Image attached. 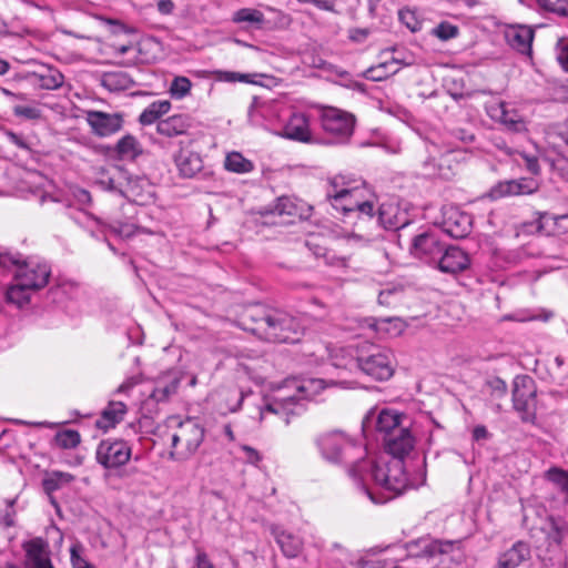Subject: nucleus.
Listing matches in <instances>:
<instances>
[{
    "instance_id": "nucleus-1",
    "label": "nucleus",
    "mask_w": 568,
    "mask_h": 568,
    "mask_svg": "<svg viewBox=\"0 0 568 568\" xmlns=\"http://www.w3.org/2000/svg\"><path fill=\"white\" fill-rule=\"evenodd\" d=\"M0 268L13 273V283L6 291V302L17 308L27 306L31 294L44 287L51 274L48 264L21 261L9 253H0Z\"/></svg>"
},
{
    "instance_id": "nucleus-2",
    "label": "nucleus",
    "mask_w": 568,
    "mask_h": 568,
    "mask_svg": "<svg viewBox=\"0 0 568 568\" xmlns=\"http://www.w3.org/2000/svg\"><path fill=\"white\" fill-rule=\"evenodd\" d=\"M244 331L260 339L274 343H295L303 334L300 321L283 311H265L261 307L247 308L240 320Z\"/></svg>"
},
{
    "instance_id": "nucleus-3",
    "label": "nucleus",
    "mask_w": 568,
    "mask_h": 568,
    "mask_svg": "<svg viewBox=\"0 0 568 568\" xmlns=\"http://www.w3.org/2000/svg\"><path fill=\"white\" fill-rule=\"evenodd\" d=\"M336 385V382H329L322 378L287 379L280 387L272 400L261 409V418L267 413L283 417L285 424L290 423V415L298 414L302 410L300 402L302 399H314L325 388Z\"/></svg>"
},
{
    "instance_id": "nucleus-4",
    "label": "nucleus",
    "mask_w": 568,
    "mask_h": 568,
    "mask_svg": "<svg viewBox=\"0 0 568 568\" xmlns=\"http://www.w3.org/2000/svg\"><path fill=\"white\" fill-rule=\"evenodd\" d=\"M165 425L171 438L170 458L175 462H185L193 457L205 436V429L201 423L193 417L170 416Z\"/></svg>"
},
{
    "instance_id": "nucleus-5",
    "label": "nucleus",
    "mask_w": 568,
    "mask_h": 568,
    "mask_svg": "<svg viewBox=\"0 0 568 568\" xmlns=\"http://www.w3.org/2000/svg\"><path fill=\"white\" fill-rule=\"evenodd\" d=\"M371 477L383 490L381 497H376L372 490L363 487V491L374 504H384L405 491L408 487V477L404 469V462L399 459H392L386 464H372Z\"/></svg>"
},
{
    "instance_id": "nucleus-6",
    "label": "nucleus",
    "mask_w": 568,
    "mask_h": 568,
    "mask_svg": "<svg viewBox=\"0 0 568 568\" xmlns=\"http://www.w3.org/2000/svg\"><path fill=\"white\" fill-rule=\"evenodd\" d=\"M348 364L358 367L373 379L381 382L389 379L395 372L394 353L379 346H371L366 353L359 354L355 362L352 358L346 364L337 361L333 362L336 367H346Z\"/></svg>"
},
{
    "instance_id": "nucleus-7",
    "label": "nucleus",
    "mask_w": 568,
    "mask_h": 568,
    "mask_svg": "<svg viewBox=\"0 0 568 568\" xmlns=\"http://www.w3.org/2000/svg\"><path fill=\"white\" fill-rule=\"evenodd\" d=\"M547 149L541 154L550 168L568 181V128L552 125L546 131Z\"/></svg>"
},
{
    "instance_id": "nucleus-8",
    "label": "nucleus",
    "mask_w": 568,
    "mask_h": 568,
    "mask_svg": "<svg viewBox=\"0 0 568 568\" xmlns=\"http://www.w3.org/2000/svg\"><path fill=\"white\" fill-rule=\"evenodd\" d=\"M362 191L354 189H337L336 180L332 183V190L327 192V197L334 210L344 215L358 213L372 219L374 215V205L369 201H363Z\"/></svg>"
},
{
    "instance_id": "nucleus-9",
    "label": "nucleus",
    "mask_w": 568,
    "mask_h": 568,
    "mask_svg": "<svg viewBox=\"0 0 568 568\" xmlns=\"http://www.w3.org/2000/svg\"><path fill=\"white\" fill-rule=\"evenodd\" d=\"M321 124L331 143H345L353 135L355 118L346 111L329 106L322 111Z\"/></svg>"
},
{
    "instance_id": "nucleus-10",
    "label": "nucleus",
    "mask_w": 568,
    "mask_h": 568,
    "mask_svg": "<svg viewBox=\"0 0 568 568\" xmlns=\"http://www.w3.org/2000/svg\"><path fill=\"white\" fill-rule=\"evenodd\" d=\"M316 444L322 457L333 464L348 463L351 453L357 449L352 439L338 430L322 434Z\"/></svg>"
},
{
    "instance_id": "nucleus-11",
    "label": "nucleus",
    "mask_w": 568,
    "mask_h": 568,
    "mask_svg": "<svg viewBox=\"0 0 568 568\" xmlns=\"http://www.w3.org/2000/svg\"><path fill=\"white\" fill-rule=\"evenodd\" d=\"M513 406L525 423L536 418V387L531 377L517 375L513 382Z\"/></svg>"
},
{
    "instance_id": "nucleus-12",
    "label": "nucleus",
    "mask_w": 568,
    "mask_h": 568,
    "mask_svg": "<svg viewBox=\"0 0 568 568\" xmlns=\"http://www.w3.org/2000/svg\"><path fill=\"white\" fill-rule=\"evenodd\" d=\"M131 455V447L124 440H102L97 448L98 463L108 469L125 465Z\"/></svg>"
},
{
    "instance_id": "nucleus-13",
    "label": "nucleus",
    "mask_w": 568,
    "mask_h": 568,
    "mask_svg": "<svg viewBox=\"0 0 568 568\" xmlns=\"http://www.w3.org/2000/svg\"><path fill=\"white\" fill-rule=\"evenodd\" d=\"M85 121L92 133L100 138H106L119 132L123 126V115L119 112L108 113L89 110L85 112Z\"/></svg>"
},
{
    "instance_id": "nucleus-14",
    "label": "nucleus",
    "mask_w": 568,
    "mask_h": 568,
    "mask_svg": "<svg viewBox=\"0 0 568 568\" xmlns=\"http://www.w3.org/2000/svg\"><path fill=\"white\" fill-rule=\"evenodd\" d=\"M539 189V183L531 178L501 181L495 184L488 193L491 200H499L505 196H517L532 194Z\"/></svg>"
},
{
    "instance_id": "nucleus-15",
    "label": "nucleus",
    "mask_w": 568,
    "mask_h": 568,
    "mask_svg": "<svg viewBox=\"0 0 568 568\" xmlns=\"http://www.w3.org/2000/svg\"><path fill=\"white\" fill-rule=\"evenodd\" d=\"M445 246L434 233H422L414 237L412 253L428 263H437Z\"/></svg>"
},
{
    "instance_id": "nucleus-16",
    "label": "nucleus",
    "mask_w": 568,
    "mask_h": 568,
    "mask_svg": "<svg viewBox=\"0 0 568 568\" xmlns=\"http://www.w3.org/2000/svg\"><path fill=\"white\" fill-rule=\"evenodd\" d=\"M436 265L440 272L455 275L470 266V257L460 247L448 246L444 248Z\"/></svg>"
},
{
    "instance_id": "nucleus-17",
    "label": "nucleus",
    "mask_w": 568,
    "mask_h": 568,
    "mask_svg": "<svg viewBox=\"0 0 568 568\" xmlns=\"http://www.w3.org/2000/svg\"><path fill=\"white\" fill-rule=\"evenodd\" d=\"M383 440L386 452L394 457L393 459L399 460L410 453L415 444L413 435L406 427L397 429L396 433L384 437Z\"/></svg>"
},
{
    "instance_id": "nucleus-18",
    "label": "nucleus",
    "mask_w": 568,
    "mask_h": 568,
    "mask_svg": "<svg viewBox=\"0 0 568 568\" xmlns=\"http://www.w3.org/2000/svg\"><path fill=\"white\" fill-rule=\"evenodd\" d=\"M173 161L179 174L185 179L194 178L203 169L201 155L182 144L180 145L179 152L173 155Z\"/></svg>"
},
{
    "instance_id": "nucleus-19",
    "label": "nucleus",
    "mask_w": 568,
    "mask_h": 568,
    "mask_svg": "<svg viewBox=\"0 0 568 568\" xmlns=\"http://www.w3.org/2000/svg\"><path fill=\"white\" fill-rule=\"evenodd\" d=\"M271 534L286 558H296L303 550V539L281 526H272Z\"/></svg>"
},
{
    "instance_id": "nucleus-20",
    "label": "nucleus",
    "mask_w": 568,
    "mask_h": 568,
    "mask_svg": "<svg viewBox=\"0 0 568 568\" xmlns=\"http://www.w3.org/2000/svg\"><path fill=\"white\" fill-rule=\"evenodd\" d=\"M363 327L372 329L379 337H396L405 331L406 324L399 317H367L363 321Z\"/></svg>"
},
{
    "instance_id": "nucleus-21",
    "label": "nucleus",
    "mask_w": 568,
    "mask_h": 568,
    "mask_svg": "<svg viewBox=\"0 0 568 568\" xmlns=\"http://www.w3.org/2000/svg\"><path fill=\"white\" fill-rule=\"evenodd\" d=\"M507 43L521 54L530 55L534 30L528 26H510L505 31Z\"/></svg>"
},
{
    "instance_id": "nucleus-22",
    "label": "nucleus",
    "mask_w": 568,
    "mask_h": 568,
    "mask_svg": "<svg viewBox=\"0 0 568 568\" xmlns=\"http://www.w3.org/2000/svg\"><path fill=\"white\" fill-rule=\"evenodd\" d=\"M282 136L298 142H312L310 121L304 113H294L284 125Z\"/></svg>"
},
{
    "instance_id": "nucleus-23",
    "label": "nucleus",
    "mask_w": 568,
    "mask_h": 568,
    "mask_svg": "<svg viewBox=\"0 0 568 568\" xmlns=\"http://www.w3.org/2000/svg\"><path fill=\"white\" fill-rule=\"evenodd\" d=\"M26 565L28 568H43L51 564L48 545L41 538H34L23 544Z\"/></svg>"
},
{
    "instance_id": "nucleus-24",
    "label": "nucleus",
    "mask_w": 568,
    "mask_h": 568,
    "mask_svg": "<svg viewBox=\"0 0 568 568\" xmlns=\"http://www.w3.org/2000/svg\"><path fill=\"white\" fill-rule=\"evenodd\" d=\"M529 558V545L524 541H517L499 555L496 568H517Z\"/></svg>"
},
{
    "instance_id": "nucleus-25",
    "label": "nucleus",
    "mask_w": 568,
    "mask_h": 568,
    "mask_svg": "<svg viewBox=\"0 0 568 568\" xmlns=\"http://www.w3.org/2000/svg\"><path fill=\"white\" fill-rule=\"evenodd\" d=\"M378 222L385 229H400L407 224V216L395 202L382 203L378 209Z\"/></svg>"
},
{
    "instance_id": "nucleus-26",
    "label": "nucleus",
    "mask_w": 568,
    "mask_h": 568,
    "mask_svg": "<svg viewBox=\"0 0 568 568\" xmlns=\"http://www.w3.org/2000/svg\"><path fill=\"white\" fill-rule=\"evenodd\" d=\"M192 122L186 114H174L156 123L159 134L166 138H174L185 134L191 128Z\"/></svg>"
},
{
    "instance_id": "nucleus-27",
    "label": "nucleus",
    "mask_w": 568,
    "mask_h": 568,
    "mask_svg": "<svg viewBox=\"0 0 568 568\" xmlns=\"http://www.w3.org/2000/svg\"><path fill=\"white\" fill-rule=\"evenodd\" d=\"M126 414V406L122 402L111 400L97 420V426L108 430L119 424Z\"/></svg>"
},
{
    "instance_id": "nucleus-28",
    "label": "nucleus",
    "mask_w": 568,
    "mask_h": 568,
    "mask_svg": "<svg viewBox=\"0 0 568 568\" xmlns=\"http://www.w3.org/2000/svg\"><path fill=\"white\" fill-rule=\"evenodd\" d=\"M493 118H496L501 124L514 132H521L526 130V124L523 118L515 111L507 108L505 103H499L493 110Z\"/></svg>"
},
{
    "instance_id": "nucleus-29",
    "label": "nucleus",
    "mask_w": 568,
    "mask_h": 568,
    "mask_svg": "<svg viewBox=\"0 0 568 568\" xmlns=\"http://www.w3.org/2000/svg\"><path fill=\"white\" fill-rule=\"evenodd\" d=\"M407 556L413 558L434 557L442 552L440 544L429 538L413 540L406 545Z\"/></svg>"
},
{
    "instance_id": "nucleus-30",
    "label": "nucleus",
    "mask_w": 568,
    "mask_h": 568,
    "mask_svg": "<svg viewBox=\"0 0 568 568\" xmlns=\"http://www.w3.org/2000/svg\"><path fill=\"white\" fill-rule=\"evenodd\" d=\"M30 78L36 87L43 90H57L64 82V75L54 68H47L42 72H33Z\"/></svg>"
},
{
    "instance_id": "nucleus-31",
    "label": "nucleus",
    "mask_w": 568,
    "mask_h": 568,
    "mask_svg": "<svg viewBox=\"0 0 568 568\" xmlns=\"http://www.w3.org/2000/svg\"><path fill=\"white\" fill-rule=\"evenodd\" d=\"M101 85L110 92L124 91L133 87L134 81L124 71H110L101 75Z\"/></svg>"
},
{
    "instance_id": "nucleus-32",
    "label": "nucleus",
    "mask_w": 568,
    "mask_h": 568,
    "mask_svg": "<svg viewBox=\"0 0 568 568\" xmlns=\"http://www.w3.org/2000/svg\"><path fill=\"white\" fill-rule=\"evenodd\" d=\"M400 61L397 59H390L378 63L377 65L371 67L364 72V77L372 81H383L388 77L396 74L400 70Z\"/></svg>"
},
{
    "instance_id": "nucleus-33",
    "label": "nucleus",
    "mask_w": 568,
    "mask_h": 568,
    "mask_svg": "<svg viewBox=\"0 0 568 568\" xmlns=\"http://www.w3.org/2000/svg\"><path fill=\"white\" fill-rule=\"evenodd\" d=\"M402 428L399 414L390 409L381 410L376 420V429L378 433L383 434V438L388 437L390 434Z\"/></svg>"
},
{
    "instance_id": "nucleus-34",
    "label": "nucleus",
    "mask_w": 568,
    "mask_h": 568,
    "mask_svg": "<svg viewBox=\"0 0 568 568\" xmlns=\"http://www.w3.org/2000/svg\"><path fill=\"white\" fill-rule=\"evenodd\" d=\"M115 151L121 160H135L142 154L143 149L135 136L128 134L118 141Z\"/></svg>"
},
{
    "instance_id": "nucleus-35",
    "label": "nucleus",
    "mask_w": 568,
    "mask_h": 568,
    "mask_svg": "<svg viewBox=\"0 0 568 568\" xmlns=\"http://www.w3.org/2000/svg\"><path fill=\"white\" fill-rule=\"evenodd\" d=\"M171 110V102L169 100H158L149 104L140 114L139 122L142 125H150L155 123L162 115Z\"/></svg>"
},
{
    "instance_id": "nucleus-36",
    "label": "nucleus",
    "mask_w": 568,
    "mask_h": 568,
    "mask_svg": "<svg viewBox=\"0 0 568 568\" xmlns=\"http://www.w3.org/2000/svg\"><path fill=\"white\" fill-rule=\"evenodd\" d=\"M224 168L230 172L245 174L254 170V164L251 160L244 158L242 153L233 151L226 154Z\"/></svg>"
},
{
    "instance_id": "nucleus-37",
    "label": "nucleus",
    "mask_w": 568,
    "mask_h": 568,
    "mask_svg": "<svg viewBox=\"0 0 568 568\" xmlns=\"http://www.w3.org/2000/svg\"><path fill=\"white\" fill-rule=\"evenodd\" d=\"M179 378L175 376H169L161 378L156 382L154 389L151 393V398L155 402H163L170 398L179 387Z\"/></svg>"
},
{
    "instance_id": "nucleus-38",
    "label": "nucleus",
    "mask_w": 568,
    "mask_h": 568,
    "mask_svg": "<svg viewBox=\"0 0 568 568\" xmlns=\"http://www.w3.org/2000/svg\"><path fill=\"white\" fill-rule=\"evenodd\" d=\"M446 232L456 239L465 237L471 227L470 217L466 214H459L455 220L453 216L445 222Z\"/></svg>"
},
{
    "instance_id": "nucleus-39",
    "label": "nucleus",
    "mask_w": 568,
    "mask_h": 568,
    "mask_svg": "<svg viewBox=\"0 0 568 568\" xmlns=\"http://www.w3.org/2000/svg\"><path fill=\"white\" fill-rule=\"evenodd\" d=\"M232 20L235 23H246L247 26L261 27L264 21V14L262 11L253 8H242L233 13Z\"/></svg>"
},
{
    "instance_id": "nucleus-40",
    "label": "nucleus",
    "mask_w": 568,
    "mask_h": 568,
    "mask_svg": "<svg viewBox=\"0 0 568 568\" xmlns=\"http://www.w3.org/2000/svg\"><path fill=\"white\" fill-rule=\"evenodd\" d=\"M568 534V526L562 520H557L555 518H549L548 520V531L547 539L549 546L560 547L564 538Z\"/></svg>"
},
{
    "instance_id": "nucleus-41",
    "label": "nucleus",
    "mask_w": 568,
    "mask_h": 568,
    "mask_svg": "<svg viewBox=\"0 0 568 568\" xmlns=\"http://www.w3.org/2000/svg\"><path fill=\"white\" fill-rule=\"evenodd\" d=\"M545 478L557 489L564 493L565 499L568 501V471L558 467H552L546 471Z\"/></svg>"
},
{
    "instance_id": "nucleus-42",
    "label": "nucleus",
    "mask_w": 568,
    "mask_h": 568,
    "mask_svg": "<svg viewBox=\"0 0 568 568\" xmlns=\"http://www.w3.org/2000/svg\"><path fill=\"white\" fill-rule=\"evenodd\" d=\"M550 223L556 226L554 232L565 233L568 231V215H560L555 217L544 213L539 219V230H545L547 234H550L552 231L546 230Z\"/></svg>"
},
{
    "instance_id": "nucleus-43",
    "label": "nucleus",
    "mask_w": 568,
    "mask_h": 568,
    "mask_svg": "<svg viewBox=\"0 0 568 568\" xmlns=\"http://www.w3.org/2000/svg\"><path fill=\"white\" fill-rule=\"evenodd\" d=\"M73 480V476L69 473L53 471L49 477L43 479V488L47 493L58 490L63 484Z\"/></svg>"
},
{
    "instance_id": "nucleus-44",
    "label": "nucleus",
    "mask_w": 568,
    "mask_h": 568,
    "mask_svg": "<svg viewBox=\"0 0 568 568\" xmlns=\"http://www.w3.org/2000/svg\"><path fill=\"white\" fill-rule=\"evenodd\" d=\"M192 88V82L186 77H175L169 88L172 98L181 100L185 98Z\"/></svg>"
},
{
    "instance_id": "nucleus-45",
    "label": "nucleus",
    "mask_w": 568,
    "mask_h": 568,
    "mask_svg": "<svg viewBox=\"0 0 568 568\" xmlns=\"http://www.w3.org/2000/svg\"><path fill=\"white\" fill-rule=\"evenodd\" d=\"M55 443L59 447L69 449L80 444V434L77 430L67 429L55 435Z\"/></svg>"
},
{
    "instance_id": "nucleus-46",
    "label": "nucleus",
    "mask_w": 568,
    "mask_h": 568,
    "mask_svg": "<svg viewBox=\"0 0 568 568\" xmlns=\"http://www.w3.org/2000/svg\"><path fill=\"white\" fill-rule=\"evenodd\" d=\"M458 27L448 21L440 22L432 30V34L442 41L454 39L458 36Z\"/></svg>"
},
{
    "instance_id": "nucleus-47",
    "label": "nucleus",
    "mask_w": 568,
    "mask_h": 568,
    "mask_svg": "<svg viewBox=\"0 0 568 568\" xmlns=\"http://www.w3.org/2000/svg\"><path fill=\"white\" fill-rule=\"evenodd\" d=\"M491 400H500L507 395V384L499 377H494L487 382Z\"/></svg>"
},
{
    "instance_id": "nucleus-48",
    "label": "nucleus",
    "mask_w": 568,
    "mask_h": 568,
    "mask_svg": "<svg viewBox=\"0 0 568 568\" xmlns=\"http://www.w3.org/2000/svg\"><path fill=\"white\" fill-rule=\"evenodd\" d=\"M537 3L545 10L550 12L568 16V0H536Z\"/></svg>"
},
{
    "instance_id": "nucleus-49",
    "label": "nucleus",
    "mask_w": 568,
    "mask_h": 568,
    "mask_svg": "<svg viewBox=\"0 0 568 568\" xmlns=\"http://www.w3.org/2000/svg\"><path fill=\"white\" fill-rule=\"evenodd\" d=\"M399 20L412 32H417L422 29V21L418 20L416 13L410 9H402L398 12Z\"/></svg>"
},
{
    "instance_id": "nucleus-50",
    "label": "nucleus",
    "mask_w": 568,
    "mask_h": 568,
    "mask_svg": "<svg viewBox=\"0 0 568 568\" xmlns=\"http://www.w3.org/2000/svg\"><path fill=\"white\" fill-rule=\"evenodd\" d=\"M402 293V288L397 286L384 288L378 294V303L381 305L390 306L400 300Z\"/></svg>"
},
{
    "instance_id": "nucleus-51",
    "label": "nucleus",
    "mask_w": 568,
    "mask_h": 568,
    "mask_svg": "<svg viewBox=\"0 0 568 568\" xmlns=\"http://www.w3.org/2000/svg\"><path fill=\"white\" fill-rule=\"evenodd\" d=\"M83 548L81 545L75 544L70 548V560L73 568H94L83 556Z\"/></svg>"
},
{
    "instance_id": "nucleus-52",
    "label": "nucleus",
    "mask_w": 568,
    "mask_h": 568,
    "mask_svg": "<svg viewBox=\"0 0 568 568\" xmlns=\"http://www.w3.org/2000/svg\"><path fill=\"white\" fill-rule=\"evenodd\" d=\"M359 568H400V566H398L397 561L393 558H375L363 561Z\"/></svg>"
},
{
    "instance_id": "nucleus-53",
    "label": "nucleus",
    "mask_w": 568,
    "mask_h": 568,
    "mask_svg": "<svg viewBox=\"0 0 568 568\" xmlns=\"http://www.w3.org/2000/svg\"><path fill=\"white\" fill-rule=\"evenodd\" d=\"M556 55L558 62L568 70V38H560L556 45Z\"/></svg>"
},
{
    "instance_id": "nucleus-54",
    "label": "nucleus",
    "mask_w": 568,
    "mask_h": 568,
    "mask_svg": "<svg viewBox=\"0 0 568 568\" xmlns=\"http://www.w3.org/2000/svg\"><path fill=\"white\" fill-rule=\"evenodd\" d=\"M295 210V204L287 196L278 197L274 209V211L280 215H293Z\"/></svg>"
},
{
    "instance_id": "nucleus-55",
    "label": "nucleus",
    "mask_w": 568,
    "mask_h": 568,
    "mask_svg": "<svg viewBox=\"0 0 568 568\" xmlns=\"http://www.w3.org/2000/svg\"><path fill=\"white\" fill-rule=\"evenodd\" d=\"M4 136L9 143L16 145L17 148L27 152L31 151L29 143L21 134L14 133L12 131H6Z\"/></svg>"
},
{
    "instance_id": "nucleus-56",
    "label": "nucleus",
    "mask_w": 568,
    "mask_h": 568,
    "mask_svg": "<svg viewBox=\"0 0 568 568\" xmlns=\"http://www.w3.org/2000/svg\"><path fill=\"white\" fill-rule=\"evenodd\" d=\"M518 154L524 160L526 169L531 174L537 175V174L540 173V166H539L538 158L537 156L530 155V154H528L526 152H518Z\"/></svg>"
},
{
    "instance_id": "nucleus-57",
    "label": "nucleus",
    "mask_w": 568,
    "mask_h": 568,
    "mask_svg": "<svg viewBox=\"0 0 568 568\" xmlns=\"http://www.w3.org/2000/svg\"><path fill=\"white\" fill-rule=\"evenodd\" d=\"M253 74L248 73H240V72H223L221 79L226 82H245V83H254L251 79Z\"/></svg>"
},
{
    "instance_id": "nucleus-58",
    "label": "nucleus",
    "mask_w": 568,
    "mask_h": 568,
    "mask_svg": "<svg viewBox=\"0 0 568 568\" xmlns=\"http://www.w3.org/2000/svg\"><path fill=\"white\" fill-rule=\"evenodd\" d=\"M242 452L245 454V460L252 465H257L262 460L261 454L248 445L241 446Z\"/></svg>"
},
{
    "instance_id": "nucleus-59",
    "label": "nucleus",
    "mask_w": 568,
    "mask_h": 568,
    "mask_svg": "<svg viewBox=\"0 0 568 568\" xmlns=\"http://www.w3.org/2000/svg\"><path fill=\"white\" fill-rule=\"evenodd\" d=\"M371 34V30L367 28H354L349 30V39L354 42H363Z\"/></svg>"
},
{
    "instance_id": "nucleus-60",
    "label": "nucleus",
    "mask_w": 568,
    "mask_h": 568,
    "mask_svg": "<svg viewBox=\"0 0 568 568\" xmlns=\"http://www.w3.org/2000/svg\"><path fill=\"white\" fill-rule=\"evenodd\" d=\"M14 114L27 119H37L39 111L36 108L18 105L14 108Z\"/></svg>"
},
{
    "instance_id": "nucleus-61",
    "label": "nucleus",
    "mask_w": 568,
    "mask_h": 568,
    "mask_svg": "<svg viewBox=\"0 0 568 568\" xmlns=\"http://www.w3.org/2000/svg\"><path fill=\"white\" fill-rule=\"evenodd\" d=\"M14 504H16V499L8 500V508L2 516V523L7 527H11L14 525V515H16V511L13 509Z\"/></svg>"
},
{
    "instance_id": "nucleus-62",
    "label": "nucleus",
    "mask_w": 568,
    "mask_h": 568,
    "mask_svg": "<svg viewBox=\"0 0 568 568\" xmlns=\"http://www.w3.org/2000/svg\"><path fill=\"white\" fill-rule=\"evenodd\" d=\"M140 383V379L136 376H131L126 378L115 390L118 394H126L129 393L135 385Z\"/></svg>"
},
{
    "instance_id": "nucleus-63",
    "label": "nucleus",
    "mask_w": 568,
    "mask_h": 568,
    "mask_svg": "<svg viewBox=\"0 0 568 568\" xmlns=\"http://www.w3.org/2000/svg\"><path fill=\"white\" fill-rule=\"evenodd\" d=\"M73 197L80 205H88L91 203V194L84 189H75L73 191Z\"/></svg>"
},
{
    "instance_id": "nucleus-64",
    "label": "nucleus",
    "mask_w": 568,
    "mask_h": 568,
    "mask_svg": "<svg viewBox=\"0 0 568 568\" xmlns=\"http://www.w3.org/2000/svg\"><path fill=\"white\" fill-rule=\"evenodd\" d=\"M195 564L197 568H214L207 555L203 551L197 552Z\"/></svg>"
}]
</instances>
